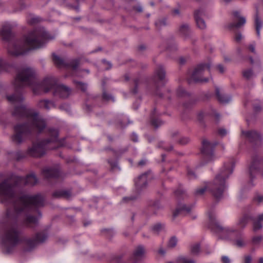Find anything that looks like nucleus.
Segmentation results:
<instances>
[{"label":"nucleus","instance_id":"obj_1","mask_svg":"<svg viewBox=\"0 0 263 263\" xmlns=\"http://www.w3.org/2000/svg\"><path fill=\"white\" fill-rule=\"evenodd\" d=\"M7 98L10 102L15 105L12 111L13 116L27 119L26 123L18 124L14 126V134L12 137L13 142L20 144L34 130L41 132L45 128V121L39 118L37 113L22 103L24 98L21 95L14 94L7 96Z\"/></svg>","mask_w":263,"mask_h":263},{"label":"nucleus","instance_id":"obj_2","mask_svg":"<svg viewBox=\"0 0 263 263\" xmlns=\"http://www.w3.org/2000/svg\"><path fill=\"white\" fill-rule=\"evenodd\" d=\"M23 178L14 176L0 183V196L3 203H12L14 214L30 210L33 207H40L44 205V198L41 195L24 196L16 199L14 187Z\"/></svg>","mask_w":263,"mask_h":263},{"label":"nucleus","instance_id":"obj_3","mask_svg":"<svg viewBox=\"0 0 263 263\" xmlns=\"http://www.w3.org/2000/svg\"><path fill=\"white\" fill-rule=\"evenodd\" d=\"M15 85L20 87L25 85L29 86L34 93H37L40 88L45 92L53 90V95L62 98H67L71 93L69 87L62 84L58 85L55 79L52 77L45 78L42 84L37 82L34 71L30 68L23 69L15 80Z\"/></svg>","mask_w":263,"mask_h":263},{"label":"nucleus","instance_id":"obj_4","mask_svg":"<svg viewBox=\"0 0 263 263\" xmlns=\"http://www.w3.org/2000/svg\"><path fill=\"white\" fill-rule=\"evenodd\" d=\"M46 39V34L40 30H34L25 36L22 40L10 44L8 52L13 55L22 54L28 50L41 47Z\"/></svg>","mask_w":263,"mask_h":263},{"label":"nucleus","instance_id":"obj_5","mask_svg":"<svg viewBox=\"0 0 263 263\" xmlns=\"http://www.w3.org/2000/svg\"><path fill=\"white\" fill-rule=\"evenodd\" d=\"M233 166L234 164L232 162L225 164L216 176L213 181L197 189L195 192V194L201 195L205 191L209 190L216 198H220L226 189V179L232 173Z\"/></svg>","mask_w":263,"mask_h":263},{"label":"nucleus","instance_id":"obj_6","mask_svg":"<svg viewBox=\"0 0 263 263\" xmlns=\"http://www.w3.org/2000/svg\"><path fill=\"white\" fill-rule=\"evenodd\" d=\"M209 220L211 223V229L220 239L228 241L233 240L238 233L235 227H223L217 220L215 213L210 211L208 213Z\"/></svg>","mask_w":263,"mask_h":263},{"label":"nucleus","instance_id":"obj_7","mask_svg":"<svg viewBox=\"0 0 263 263\" xmlns=\"http://www.w3.org/2000/svg\"><path fill=\"white\" fill-rule=\"evenodd\" d=\"M50 133L52 136L51 140H48L37 144H33L32 146L28 149V153L30 156L35 157H41L45 154L46 149L53 148L48 146L47 144L49 142L57 141L58 132L55 129H51Z\"/></svg>","mask_w":263,"mask_h":263},{"label":"nucleus","instance_id":"obj_8","mask_svg":"<svg viewBox=\"0 0 263 263\" xmlns=\"http://www.w3.org/2000/svg\"><path fill=\"white\" fill-rule=\"evenodd\" d=\"M2 241L5 246V252L10 253L9 247L13 248L18 241V232L15 227L10 226L6 228L2 236Z\"/></svg>","mask_w":263,"mask_h":263},{"label":"nucleus","instance_id":"obj_9","mask_svg":"<svg viewBox=\"0 0 263 263\" xmlns=\"http://www.w3.org/2000/svg\"><path fill=\"white\" fill-rule=\"evenodd\" d=\"M210 66L208 64H200L198 65L192 74V79L196 82H206L208 79L203 78L204 73L209 72Z\"/></svg>","mask_w":263,"mask_h":263},{"label":"nucleus","instance_id":"obj_10","mask_svg":"<svg viewBox=\"0 0 263 263\" xmlns=\"http://www.w3.org/2000/svg\"><path fill=\"white\" fill-rule=\"evenodd\" d=\"M155 179L154 175L151 170L142 174L135 181L136 187L141 190L146 187L148 182Z\"/></svg>","mask_w":263,"mask_h":263},{"label":"nucleus","instance_id":"obj_11","mask_svg":"<svg viewBox=\"0 0 263 263\" xmlns=\"http://www.w3.org/2000/svg\"><path fill=\"white\" fill-rule=\"evenodd\" d=\"M205 11L203 8L197 9L194 13L197 26L201 30L204 29L206 27L205 23L202 18V17L205 15Z\"/></svg>","mask_w":263,"mask_h":263},{"label":"nucleus","instance_id":"obj_12","mask_svg":"<svg viewBox=\"0 0 263 263\" xmlns=\"http://www.w3.org/2000/svg\"><path fill=\"white\" fill-rule=\"evenodd\" d=\"M241 135L247 138L251 142H255L256 144L261 141L262 136L260 134L254 131H242Z\"/></svg>","mask_w":263,"mask_h":263},{"label":"nucleus","instance_id":"obj_13","mask_svg":"<svg viewBox=\"0 0 263 263\" xmlns=\"http://www.w3.org/2000/svg\"><path fill=\"white\" fill-rule=\"evenodd\" d=\"M47 238V235L44 233H38L36 234L34 239H29L27 243L29 247H32L39 243L44 242Z\"/></svg>","mask_w":263,"mask_h":263},{"label":"nucleus","instance_id":"obj_14","mask_svg":"<svg viewBox=\"0 0 263 263\" xmlns=\"http://www.w3.org/2000/svg\"><path fill=\"white\" fill-rule=\"evenodd\" d=\"M215 145V143H212L207 139H203L202 141V153L205 155H211L212 151Z\"/></svg>","mask_w":263,"mask_h":263},{"label":"nucleus","instance_id":"obj_15","mask_svg":"<svg viewBox=\"0 0 263 263\" xmlns=\"http://www.w3.org/2000/svg\"><path fill=\"white\" fill-rule=\"evenodd\" d=\"M0 34L3 39L6 41L9 40L11 37L12 35L11 27L9 24H5L3 26L0 31Z\"/></svg>","mask_w":263,"mask_h":263},{"label":"nucleus","instance_id":"obj_16","mask_svg":"<svg viewBox=\"0 0 263 263\" xmlns=\"http://www.w3.org/2000/svg\"><path fill=\"white\" fill-rule=\"evenodd\" d=\"M250 218L251 217L249 215H245L238 219L236 226H234L237 229L238 232L240 230L243 229L246 227Z\"/></svg>","mask_w":263,"mask_h":263},{"label":"nucleus","instance_id":"obj_17","mask_svg":"<svg viewBox=\"0 0 263 263\" xmlns=\"http://www.w3.org/2000/svg\"><path fill=\"white\" fill-rule=\"evenodd\" d=\"M233 15L237 20L238 22L236 24H232V27H235L236 28L240 27L243 25L246 22V19L244 17L240 15V12L237 11H235L233 12Z\"/></svg>","mask_w":263,"mask_h":263},{"label":"nucleus","instance_id":"obj_18","mask_svg":"<svg viewBox=\"0 0 263 263\" xmlns=\"http://www.w3.org/2000/svg\"><path fill=\"white\" fill-rule=\"evenodd\" d=\"M24 223L27 227H32L38 223V219L32 215H28L24 221Z\"/></svg>","mask_w":263,"mask_h":263},{"label":"nucleus","instance_id":"obj_19","mask_svg":"<svg viewBox=\"0 0 263 263\" xmlns=\"http://www.w3.org/2000/svg\"><path fill=\"white\" fill-rule=\"evenodd\" d=\"M43 174L44 177L47 178L58 177L59 175V172L56 169H45L43 171Z\"/></svg>","mask_w":263,"mask_h":263},{"label":"nucleus","instance_id":"obj_20","mask_svg":"<svg viewBox=\"0 0 263 263\" xmlns=\"http://www.w3.org/2000/svg\"><path fill=\"white\" fill-rule=\"evenodd\" d=\"M233 245L238 248L245 247L247 245V241L245 238L242 237H239L235 238H234L233 240L231 241Z\"/></svg>","mask_w":263,"mask_h":263},{"label":"nucleus","instance_id":"obj_21","mask_svg":"<svg viewBox=\"0 0 263 263\" xmlns=\"http://www.w3.org/2000/svg\"><path fill=\"white\" fill-rule=\"evenodd\" d=\"M191 208L187 206L185 204H180L177 206L175 211L173 212V216L174 217L178 215L182 214L183 212H189L190 211Z\"/></svg>","mask_w":263,"mask_h":263},{"label":"nucleus","instance_id":"obj_22","mask_svg":"<svg viewBox=\"0 0 263 263\" xmlns=\"http://www.w3.org/2000/svg\"><path fill=\"white\" fill-rule=\"evenodd\" d=\"M254 21H255V29L256 31V33L258 36L260 35V30L262 28V21L258 15L257 13L254 17Z\"/></svg>","mask_w":263,"mask_h":263},{"label":"nucleus","instance_id":"obj_23","mask_svg":"<svg viewBox=\"0 0 263 263\" xmlns=\"http://www.w3.org/2000/svg\"><path fill=\"white\" fill-rule=\"evenodd\" d=\"M216 93L218 99L221 103H228L231 99L230 97L224 94H222L219 89H216Z\"/></svg>","mask_w":263,"mask_h":263},{"label":"nucleus","instance_id":"obj_24","mask_svg":"<svg viewBox=\"0 0 263 263\" xmlns=\"http://www.w3.org/2000/svg\"><path fill=\"white\" fill-rule=\"evenodd\" d=\"M38 106L41 108H43L49 110L54 106V104L50 101L47 100H43L39 102Z\"/></svg>","mask_w":263,"mask_h":263},{"label":"nucleus","instance_id":"obj_25","mask_svg":"<svg viewBox=\"0 0 263 263\" xmlns=\"http://www.w3.org/2000/svg\"><path fill=\"white\" fill-rule=\"evenodd\" d=\"M53 196L57 197H63L68 199L71 196V193L69 191L60 190L53 193Z\"/></svg>","mask_w":263,"mask_h":263},{"label":"nucleus","instance_id":"obj_26","mask_svg":"<svg viewBox=\"0 0 263 263\" xmlns=\"http://www.w3.org/2000/svg\"><path fill=\"white\" fill-rule=\"evenodd\" d=\"M258 161L253 160L249 167V173L251 177H253V175L258 172Z\"/></svg>","mask_w":263,"mask_h":263},{"label":"nucleus","instance_id":"obj_27","mask_svg":"<svg viewBox=\"0 0 263 263\" xmlns=\"http://www.w3.org/2000/svg\"><path fill=\"white\" fill-rule=\"evenodd\" d=\"M37 179L33 174H30L27 176L25 183L26 184L33 185L37 183Z\"/></svg>","mask_w":263,"mask_h":263},{"label":"nucleus","instance_id":"obj_28","mask_svg":"<svg viewBox=\"0 0 263 263\" xmlns=\"http://www.w3.org/2000/svg\"><path fill=\"white\" fill-rule=\"evenodd\" d=\"M178 239L175 236L171 237L167 242V248L171 249L174 248L177 244Z\"/></svg>","mask_w":263,"mask_h":263},{"label":"nucleus","instance_id":"obj_29","mask_svg":"<svg viewBox=\"0 0 263 263\" xmlns=\"http://www.w3.org/2000/svg\"><path fill=\"white\" fill-rule=\"evenodd\" d=\"M53 62L57 66L61 67L66 66V64L63 59L54 54H53Z\"/></svg>","mask_w":263,"mask_h":263},{"label":"nucleus","instance_id":"obj_30","mask_svg":"<svg viewBox=\"0 0 263 263\" xmlns=\"http://www.w3.org/2000/svg\"><path fill=\"white\" fill-rule=\"evenodd\" d=\"M145 253V250L142 246H139L134 252V256L137 258L141 257Z\"/></svg>","mask_w":263,"mask_h":263},{"label":"nucleus","instance_id":"obj_31","mask_svg":"<svg viewBox=\"0 0 263 263\" xmlns=\"http://www.w3.org/2000/svg\"><path fill=\"white\" fill-rule=\"evenodd\" d=\"M180 32L184 35H187L190 32L189 26L186 24H182L179 27Z\"/></svg>","mask_w":263,"mask_h":263},{"label":"nucleus","instance_id":"obj_32","mask_svg":"<svg viewBox=\"0 0 263 263\" xmlns=\"http://www.w3.org/2000/svg\"><path fill=\"white\" fill-rule=\"evenodd\" d=\"M200 251V247L199 243H194L191 246V252L193 255H197Z\"/></svg>","mask_w":263,"mask_h":263},{"label":"nucleus","instance_id":"obj_33","mask_svg":"<svg viewBox=\"0 0 263 263\" xmlns=\"http://www.w3.org/2000/svg\"><path fill=\"white\" fill-rule=\"evenodd\" d=\"M177 260L180 263H196L194 259L185 256H179Z\"/></svg>","mask_w":263,"mask_h":263},{"label":"nucleus","instance_id":"obj_34","mask_svg":"<svg viewBox=\"0 0 263 263\" xmlns=\"http://www.w3.org/2000/svg\"><path fill=\"white\" fill-rule=\"evenodd\" d=\"M41 21V18L40 17L30 15L28 17L27 19V22L29 24L34 25L37 24V23Z\"/></svg>","mask_w":263,"mask_h":263},{"label":"nucleus","instance_id":"obj_35","mask_svg":"<svg viewBox=\"0 0 263 263\" xmlns=\"http://www.w3.org/2000/svg\"><path fill=\"white\" fill-rule=\"evenodd\" d=\"M73 82L76 84L77 87L81 89L82 91L85 92L87 90V85L81 82L74 81Z\"/></svg>","mask_w":263,"mask_h":263},{"label":"nucleus","instance_id":"obj_36","mask_svg":"<svg viewBox=\"0 0 263 263\" xmlns=\"http://www.w3.org/2000/svg\"><path fill=\"white\" fill-rule=\"evenodd\" d=\"M163 67L161 66L156 72L155 77L156 79L162 81L163 79Z\"/></svg>","mask_w":263,"mask_h":263},{"label":"nucleus","instance_id":"obj_37","mask_svg":"<svg viewBox=\"0 0 263 263\" xmlns=\"http://www.w3.org/2000/svg\"><path fill=\"white\" fill-rule=\"evenodd\" d=\"M162 229V225L160 223H157L152 228L153 233L155 234H158Z\"/></svg>","mask_w":263,"mask_h":263},{"label":"nucleus","instance_id":"obj_38","mask_svg":"<svg viewBox=\"0 0 263 263\" xmlns=\"http://www.w3.org/2000/svg\"><path fill=\"white\" fill-rule=\"evenodd\" d=\"M262 228V225L261 224V221H259L258 219L255 220L253 223V230L255 231H257L260 230Z\"/></svg>","mask_w":263,"mask_h":263},{"label":"nucleus","instance_id":"obj_39","mask_svg":"<svg viewBox=\"0 0 263 263\" xmlns=\"http://www.w3.org/2000/svg\"><path fill=\"white\" fill-rule=\"evenodd\" d=\"M262 240V237L260 236H257L253 237L252 242L253 245H257L260 243V242Z\"/></svg>","mask_w":263,"mask_h":263},{"label":"nucleus","instance_id":"obj_40","mask_svg":"<svg viewBox=\"0 0 263 263\" xmlns=\"http://www.w3.org/2000/svg\"><path fill=\"white\" fill-rule=\"evenodd\" d=\"M79 65V60L76 59L71 61L69 66L73 69H76Z\"/></svg>","mask_w":263,"mask_h":263},{"label":"nucleus","instance_id":"obj_41","mask_svg":"<svg viewBox=\"0 0 263 263\" xmlns=\"http://www.w3.org/2000/svg\"><path fill=\"white\" fill-rule=\"evenodd\" d=\"M152 124L155 127L157 128L160 125H162V121L158 119H155L152 120Z\"/></svg>","mask_w":263,"mask_h":263},{"label":"nucleus","instance_id":"obj_42","mask_svg":"<svg viewBox=\"0 0 263 263\" xmlns=\"http://www.w3.org/2000/svg\"><path fill=\"white\" fill-rule=\"evenodd\" d=\"M68 5L71 7H74L76 9H78L77 6H75L74 5L78 3V0H66Z\"/></svg>","mask_w":263,"mask_h":263},{"label":"nucleus","instance_id":"obj_43","mask_svg":"<svg viewBox=\"0 0 263 263\" xmlns=\"http://www.w3.org/2000/svg\"><path fill=\"white\" fill-rule=\"evenodd\" d=\"M190 141V139L186 137H181L179 140V142L181 144H185L189 143Z\"/></svg>","mask_w":263,"mask_h":263},{"label":"nucleus","instance_id":"obj_44","mask_svg":"<svg viewBox=\"0 0 263 263\" xmlns=\"http://www.w3.org/2000/svg\"><path fill=\"white\" fill-rule=\"evenodd\" d=\"M243 75L247 79H249L253 76V72L251 70H247L243 72Z\"/></svg>","mask_w":263,"mask_h":263},{"label":"nucleus","instance_id":"obj_45","mask_svg":"<svg viewBox=\"0 0 263 263\" xmlns=\"http://www.w3.org/2000/svg\"><path fill=\"white\" fill-rule=\"evenodd\" d=\"M187 176L190 179H193L196 177V175L192 170H188L187 171Z\"/></svg>","mask_w":263,"mask_h":263},{"label":"nucleus","instance_id":"obj_46","mask_svg":"<svg viewBox=\"0 0 263 263\" xmlns=\"http://www.w3.org/2000/svg\"><path fill=\"white\" fill-rule=\"evenodd\" d=\"M221 261L222 263H231L230 259L226 256H223L221 257Z\"/></svg>","mask_w":263,"mask_h":263},{"label":"nucleus","instance_id":"obj_47","mask_svg":"<svg viewBox=\"0 0 263 263\" xmlns=\"http://www.w3.org/2000/svg\"><path fill=\"white\" fill-rule=\"evenodd\" d=\"M135 198L134 197L131 196V197H124L123 198V201L125 202H127L130 201H133L135 200Z\"/></svg>","mask_w":263,"mask_h":263},{"label":"nucleus","instance_id":"obj_48","mask_svg":"<svg viewBox=\"0 0 263 263\" xmlns=\"http://www.w3.org/2000/svg\"><path fill=\"white\" fill-rule=\"evenodd\" d=\"M146 163L147 161L146 159H142L138 162V166L142 167L145 165L146 164Z\"/></svg>","mask_w":263,"mask_h":263},{"label":"nucleus","instance_id":"obj_49","mask_svg":"<svg viewBox=\"0 0 263 263\" xmlns=\"http://www.w3.org/2000/svg\"><path fill=\"white\" fill-rule=\"evenodd\" d=\"M235 40L237 42H239L242 39V36L240 33H237L235 37Z\"/></svg>","mask_w":263,"mask_h":263},{"label":"nucleus","instance_id":"obj_50","mask_svg":"<svg viewBox=\"0 0 263 263\" xmlns=\"http://www.w3.org/2000/svg\"><path fill=\"white\" fill-rule=\"evenodd\" d=\"M227 130L224 129H219L218 130V133L221 136H224L227 134Z\"/></svg>","mask_w":263,"mask_h":263},{"label":"nucleus","instance_id":"obj_51","mask_svg":"<svg viewBox=\"0 0 263 263\" xmlns=\"http://www.w3.org/2000/svg\"><path fill=\"white\" fill-rule=\"evenodd\" d=\"M217 67L220 72L222 73L224 71V68L222 65H218Z\"/></svg>","mask_w":263,"mask_h":263},{"label":"nucleus","instance_id":"obj_52","mask_svg":"<svg viewBox=\"0 0 263 263\" xmlns=\"http://www.w3.org/2000/svg\"><path fill=\"white\" fill-rule=\"evenodd\" d=\"M103 98H104L105 99H106L107 100H109L111 99V97L105 92L103 93Z\"/></svg>","mask_w":263,"mask_h":263},{"label":"nucleus","instance_id":"obj_53","mask_svg":"<svg viewBox=\"0 0 263 263\" xmlns=\"http://www.w3.org/2000/svg\"><path fill=\"white\" fill-rule=\"evenodd\" d=\"M245 263H251V257L249 256H246L245 259Z\"/></svg>","mask_w":263,"mask_h":263},{"label":"nucleus","instance_id":"obj_54","mask_svg":"<svg viewBox=\"0 0 263 263\" xmlns=\"http://www.w3.org/2000/svg\"><path fill=\"white\" fill-rule=\"evenodd\" d=\"M108 162L109 163L112 169L114 168L115 167H116V166H117V164L116 162H111V161H108Z\"/></svg>","mask_w":263,"mask_h":263},{"label":"nucleus","instance_id":"obj_55","mask_svg":"<svg viewBox=\"0 0 263 263\" xmlns=\"http://www.w3.org/2000/svg\"><path fill=\"white\" fill-rule=\"evenodd\" d=\"M13 215H14V214L11 213V212L10 211V210H9L7 211V217H11L13 216Z\"/></svg>","mask_w":263,"mask_h":263},{"label":"nucleus","instance_id":"obj_56","mask_svg":"<svg viewBox=\"0 0 263 263\" xmlns=\"http://www.w3.org/2000/svg\"><path fill=\"white\" fill-rule=\"evenodd\" d=\"M158 253L161 256L164 255V252L162 248H160V249L158 250Z\"/></svg>","mask_w":263,"mask_h":263},{"label":"nucleus","instance_id":"obj_57","mask_svg":"<svg viewBox=\"0 0 263 263\" xmlns=\"http://www.w3.org/2000/svg\"><path fill=\"white\" fill-rule=\"evenodd\" d=\"M257 219L261 222L263 221V214L258 215Z\"/></svg>","mask_w":263,"mask_h":263},{"label":"nucleus","instance_id":"obj_58","mask_svg":"<svg viewBox=\"0 0 263 263\" xmlns=\"http://www.w3.org/2000/svg\"><path fill=\"white\" fill-rule=\"evenodd\" d=\"M256 200L258 202H261L263 201V196H258L257 197Z\"/></svg>","mask_w":263,"mask_h":263},{"label":"nucleus","instance_id":"obj_59","mask_svg":"<svg viewBox=\"0 0 263 263\" xmlns=\"http://www.w3.org/2000/svg\"><path fill=\"white\" fill-rule=\"evenodd\" d=\"M173 13L174 15H179L180 14V11L179 9H175L173 11Z\"/></svg>","mask_w":263,"mask_h":263},{"label":"nucleus","instance_id":"obj_60","mask_svg":"<svg viewBox=\"0 0 263 263\" xmlns=\"http://www.w3.org/2000/svg\"><path fill=\"white\" fill-rule=\"evenodd\" d=\"M249 49L252 52H254L255 51V47L253 45H251L249 46Z\"/></svg>","mask_w":263,"mask_h":263},{"label":"nucleus","instance_id":"obj_61","mask_svg":"<svg viewBox=\"0 0 263 263\" xmlns=\"http://www.w3.org/2000/svg\"><path fill=\"white\" fill-rule=\"evenodd\" d=\"M135 10L138 12H142V8L141 6H139V7L135 8Z\"/></svg>","mask_w":263,"mask_h":263},{"label":"nucleus","instance_id":"obj_62","mask_svg":"<svg viewBox=\"0 0 263 263\" xmlns=\"http://www.w3.org/2000/svg\"><path fill=\"white\" fill-rule=\"evenodd\" d=\"M103 61L104 63H106L109 66V68H110L111 67V64L110 63L107 62L105 60H104Z\"/></svg>","mask_w":263,"mask_h":263},{"label":"nucleus","instance_id":"obj_63","mask_svg":"<svg viewBox=\"0 0 263 263\" xmlns=\"http://www.w3.org/2000/svg\"><path fill=\"white\" fill-rule=\"evenodd\" d=\"M258 263H263V257H260L259 259Z\"/></svg>","mask_w":263,"mask_h":263},{"label":"nucleus","instance_id":"obj_64","mask_svg":"<svg viewBox=\"0 0 263 263\" xmlns=\"http://www.w3.org/2000/svg\"><path fill=\"white\" fill-rule=\"evenodd\" d=\"M182 91H183V93H179V95H180V96H183V93H184V92H185V91H184V90H182Z\"/></svg>","mask_w":263,"mask_h":263}]
</instances>
